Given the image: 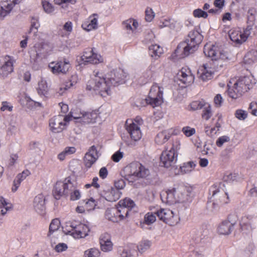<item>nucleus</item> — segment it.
<instances>
[{
    "instance_id": "nucleus-1",
    "label": "nucleus",
    "mask_w": 257,
    "mask_h": 257,
    "mask_svg": "<svg viewBox=\"0 0 257 257\" xmlns=\"http://www.w3.org/2000/svg\"><path fill=\"white\" fill-rule=\"evenodd\" d=\"M94 77L87 82L86 89L93 90L102 97L110 94L111 87L124 82V73L120 69L111 71L105 77L99 71H94Z\"/></svg>"
},
{
    "instance_id": "nucleus-2",
    "label": "nucleus",
    "mask_w": 257,
    "mask_h": 257,
    "mask_svg": "<svg viewBox=\"0 0 257 257\" xmlns=\"http://www.w3.org/2000/svg\"><path fill=\"white\" fill-rule=\"evenodd\" d=\"M77 182L73 176H69L63 180L58 181L55 183L52 194L56 200L60 199L62 197H69L71 201H76L81 197V192L77 188Z\"/></svg>"
},
{
    "instance_id": "nucleus-3",
    "label": "nucleus",
    "mask_w": 257,
    "mask_h": 257,
    "mask_svg": "<svg viewBox=\"0 0 257 257\" xmlns=\"http://www.w3.org/2000/svg\"><path fill=\"white\" fill-rule=\"evenodd\" d=\"M247 26L241 31L239 28H233L228 32V36L230 40L236 45H241L245 42L252 32L254 34L255 31L254 30L257 29L255 25V11L250 9L248 11Z\"/></svg>"
},
{
    "instance_id": "nucleus-4",
    "label": "nucleus",
    "mask_w": 257,
    "mask_h": 257,
    "mask_svg": "<svg viewBox=\"0 0 257 257\" xmlns=\"http://www.w3.org/2000/svg\"><path fill=\"white\" fill-rule=\"evenodd\" d=\"M203 39V36L198 31H190L186 40L178 45L174 54L180 58L188 56L196 50Z\"/></svg>"
},
{
    "instance_id": "nucleus-5",
    "label": "nucleus",
    "mask_w": 257,
    "mask_h": 257,
    "mask_svg": "<svg viewBox=\"0 0 257 257\" xmlns=\"http://www.w3.org/2000/svg\"><path fill=\"white\" fill-rule=\"evenodd\" d=\"M228 85V95L232 99L241 97L250 87V80L249 77H243L238 79H231Z\"/></svg>"
},
{
    "instance_id": "nucleus-6",
    "label": "nucleus",
    "mask_w": 257,
    "mask_h": 257,
    "mask_svg": "<svg viewBox=\"0 0 257 257\" xmlns=\"http://www.w3.org/2000/svg\"><path fill=\"white\" fill-rule=\"evenodd\" d=\"M180 149V142L176 141L173 143L170 148H168L162 152L160 162L164 167L169 168L176 163Z\"/></svg>"
},
{
    "instance_id": "nucleus-7",
    "label": "nucleus",
    "mask_w": 257,
    "mask_h": 257,
    "mask_svg": "<svg viewBox=\"0 0 257 257\" xmlns=\"http://www.w3.org/2000/svg\"><path fill=\"white\" fill-rule=\"evenodd\" d=\"M166 193L167 201L173 203L182 201L188 195V189L183 184H176L170 187Z\"/></svg>"
},
{
    "instance_id": "nucleus-8",
    "label": "nucleus",
    "mask_w": 257,
    "mask_h": 257,
    "mask_svg": "<svg viewBox=\"0 0 257 257\" xmlns=\"http://www.w3.org/2000/svg\"><path fill=\"white\" fill-rule=\"evenodd\" d=\"M125 175L130 178H145L150 175V171L139 162H133L124 167Z\"/></svg>"
},
{
    "instance_id": "nucleus-9",
    "label": "nucleus",
    "mask_w": 257,
    "mask_h": 257,
    "mask_svg": "<svg viewBox=\"0 0 257 257\" xmlns=\"http://www.w3.org/2000/svg\"><path fill=\"white\" fill-rule=\"evenodd\" d=\"M143 123V120L140 116H136L133 119L126 120L125 122V129L132 140L137 142L141 139L142 134L140 129V126Z\"/></svg>"
},
{
    "instance_id": "nucleus-10",
    "label": "nucleus",
    "mask_w": 257,
    "mask_h": 257,
    "mask_svg": "<svg viewBox=\"0 0 257 257\" xmlns=\"http://www.w3.org/2000/svg\"><path fill=\"white\" fill-rule=\"evenodd\" d=\"M66 230L74 238L79 239L87 236L90 229L88 225L84 223L73 221L67 223Z\"/></svg>"
},
{
    "instance_id": "nucleus-11",
    "label": "nucleus",
    "mask_w": 257,
    "mask_h": 257,
    "mask_svg": "<svg viewBox=\"0 0 257 257\" xmlns=\"http://www.w3.org/2000/svg\"><path fill=\"white\" fill-rule=\"evenodd\" d=\"M224 187V184L219 182L213 184L209 189V195L221 204H227L230 201L228 193L223 189Z\"/></svg>"
},
{
    "instance_id": "nucleus-12",
    "label": "nucleus",
    "mask_w": 257,
    "mask_h": 257,
    "mask_svg": "<svg viewBox=\"0 0 257 257\" xmlns=\"http://www.w3.org/2000/svg\"><path fill=\"white\" fill-rule=\"evenodd\" d=\"M70 121L69 115L59 114L49 120L50 131L54 133H59L66 128Z\"/></svg>"
},
{
    "instance_id": "nucleus-13",
    "label": "nucleus",
    "mask_w": 257,
    "mask_h": 257,
    "mask_svg": "<svg viewBox=\"0 0 257 257\" xmlns=\"http://www.w3.org/2000/svg\"><path fill=\"white\" fill-rule=\"evenodd\" d=\"M204 53L212 60H225L228 59L226 52L215 45L206 44L204 47Z\"/></svg>"
},
{
    "instance_id": "nucleus-14",
    "label": "nucleus",
    "mask_w": 257,
    "mask_h": 257,
    "mask_svg": "<svg viewBox=\"0 0 257 257\" xmlns=\"http://www.w3.org/2000/svg\"><path fill=\"white\" fill-rule=\"evenodd\" d=\"M159 218L170 226L177 224L179 221V217L177 214L168 209H160L156 211Z\"/></svg>"
},
{
    "instance_id": "nucleus-15",
    "label": "nucleus",
    "mask_w": 257,
    "mask_h": 257,
    "mask_svg": "<svg viewBox=\"0 0 257 257\" xmlns=\"http://www.w3.org/2000/svg\"><path fill=\"white\" fill-rule=\"evenodd\" d=\"M236 222V216L229 215L226 219L222 221L218 226L217 233L220 235H227L233 230Z\"/></svg>"
},
{
    "instance_id": "nucleus-16",
    "label": "nucleus",
    "mask_w": 257,
    "mask_h": 257,
    "mask_svg": "<svg viewBox=\"0 0 257 257\" xmlns=\"http://www.w3.org/2000/svg\"><path fill=\"white\" fill-rule=\"evenodd\" d=\"M15 60L9 55L5 56L0 60V76L3 78L7 77L14 71V64Z\"/></svg>"
},
{
    "instance_id": "nucleus-17",
    "label": "nucleus",
    "mask_w": 257,
    "mask_h": 257,
    "mask_svg": "<svg viewBox=\"0 0 257 257\" xmlns=\"http://www.w3.org/2000/svg\"><path fill=\"white\" fill-rule=\"evenodd\" d=\"M148 97L151 100L150 105L153 107L161 104L163 102V88L157 84H153L150 89Z\"/></svg>"
},
{
    "instance_id": "nucleus-18",
    "label": "nucleus",
    "mask_w": 257,
    "mask_h": 257,
    "mask_svg": "<svg viewBox=\"0 0 257 257\" xmlns=\"http://www.w3.org/2000/svg\"><path fill=\"white\" fill-rule=\"evenodd\" d=\"M215 67L212 62H207L200 66L198 73L200 78L204 81L211 79L215 72Z\"/></svg>"
},
{
    "instance_id": "nucleus-19",
    "label": "nucleus",
    "mask_w": 257,
    "mask_h": 257,
    "mask_svg": "<svg viewBox=\"0 0 257 257\" xmlns=\"http://www.w3.org/2000/svg\"><path fill=\"white\" fill-rule=\"evenodd\" d=\"M48 66L53 74H65L70 67V64L68 60L64 59L62 60L52 62L49 64Z\"/></svg>"
},
{
    "instance_id": "nucleus-20",
    "label": "nucleus",
    "mask_w": 257,
    "mask_h": 257,
    "mask_svg": "<svg viewBox=\"0 0 257 257\" xmlns=\"http://www.w3.org/2000/svg\"><path fill=\"white\" fill-rule=\"evenodd\" d=\"M95 48H88L83 52L81 59L87 62L93 64L102 63L103 61L102 57L95 52Z\"/></svg>"
},
{
    "instance_id": "nucleus-21",
    "label": "nucleus",
    "mask_w": 257,
    "mask_h": 257,
    "mask_svg": "<svg viewBox=\"0 0 257 257\" xmlns=\"http://www.w3.org/2000/svg\"><path fill=\"white\" fill-rule=\"evenodd\" d=\"M214 118L211 120L212 125L209 124H205L204 125V131L207 136L212 137L214 136L219 132L221 126V115L218 116L217 120L213 123Z\"/></svg>"
},
{
    "instance_id": "nucleus-22",
    "label": "nucleus",
    "mask_w": 257,
    "mask_h": 257,
    "mask_svg": "<svg viewBox=\"0 0 257 257\" xmlns=\"http://www.w3.org/2000/svg\"><path fill=\"white\" fill-rule=\"evenodd\" d=\"M178 78L180 81L186 85H189L194 80V76L188 67H183L178 73Z\"/></svg>"
},
{
    "instance_id": "nucleus-23",
    "label": "nucleus",
    "mask_w": 257,
    "mask_h": 257,
    "mask_svg": "<svg viewBox=\"0 0 257 257\" xmlns=\"http://www.w3.org/2000/svg\"><path fill=\"white\" fill-rule=\"evenodd\" d=\"M253 215L246 214L242 216L239 221V225L242 230H251L253 228L255 221Z\"/></svg>"
},
{
    "instance_id": "nucleus-24",
    "label": "nucleus",
    "mask_w": 257,
    "mask_h": 257,
    "mask_svg": "<svg viewBox=\"0 0 257 257\" xmlns=\"http://www.w3.org/2000/svg\"><path fill=\"white\" fill-rule=\"evenodd\" d=\"M97 26L98 15L95 14L90 16L81 25L82 28L86 31L95 30L97 28Z\"/></svg>"
},
{
    "instance_id": "nucleus-25",
    "label": "nucleus",
    "mask_w": 257,
    "mask_h": 257,
    "mask_svg": "<svg viewBox=\"0 0 257 257\" xmlns=\"http://www.w3.org/2000/svg\"><path fill=\"white\" fill-rule=\"evenodd\" d=\"M99 243L101 249L103 251H109L112 249L113 244L111 241L110 236L108 233H104L100 236Z\"/></svg>"
},
{
    "instance_id": "nucleus-26",
    "label": "nucleus",
    "mask_w": 257,
    "mask_h": 257,
    "mask_svg": "<svg viewBox=\"0 0 257 257\" xmlns=\"http://www.w3.org/2000/svg\"><path fill=\"white\" fill-rule=\"evenodd\" d=\"M22 0H9V2H6L0 6V18L7 16L13 9L14 6L19 4Z\"/></svg>"
},
{
    "instance_id": "nucleus-27",
    "label": "nucleus",
    "mask_w": 257,
    "mask_h": 257,
    "mask_svg": "<svg viewBox=\"0 0 257 257\" xmlns=\"http://www.w3.org/2000/svg\"><path fill=\"white\" fill-rule=\"evenodd\" d=\"M97 154V150L96 147L94 146H92L89 152H87L84 158V161L85 166L87 168H90L92 164L96 161V158L95 156Z\"/></svg>"
},
{
    "instance_id": "nucleus-28",
    "label": "nucleus",
    "mask_w": 257,
    "mask_h": 257,
    "mask_svg": "<svg viewBox=\"0 0 257 257\" xmlns=\"http://www.w3.org/2000/svg\"><path fill=\"white\" fill-rule=\"evenodd\" d=\"M98 109L93 110L91 111L84 112L83 123H90L96 122L99 118Z\"/></svg>"
},
{
    "instance_id": "nucleus-29",
    "label": "nucleus",
    "mask_w": 257,
    "mask_h": 257,
    "mask_svg": "<svg viewBox=\"0 0 257 257\" xmlns=\"http://www.w3.org/2000/svg\"><path fill=\"white\" fill-rule=\"evenodd\" d=\"M30 174L31 173L30 171L27 169L24 170L22 173L19 174L14 181L13 186L12 188V191L16 192L18 190L22 181Z\"/></svg>"
},
{
    "instance_id": "nucleus-30",
    "label": "nucleus",
    "mask_w": 257,
    "mask_h": 257,
    "mask_svg": "<svg viewBox=\"0 0 257 257\" xmlns=\"http://www.w3.org/2000/svg\"><path fill=\"white\" fill-rule=\"evenodd\" d=\"M120 216V215H118L117 207L107 208L105 213V218L114 222L121 221Z\"/></svg>"
},
{
    "instance_id": "nucleus-31",
    "label": "nucleus",
    "mask_w": 257,
    "mask_h": 257,
    "mask_svg": "<svg viewBox=\"0 0 257 257\" xmlns=\"http://www.w3.org/2000/svg\"><path fill=\"white\" fill-rule=\"evenodd\" d=\"M38 93L41 96L45 98L50 97L49 88L47 82L45 80L42 79L38 83V86L37 88Z\"/></svg>"
},
{
    "instance_id": "nucleus-32",
    "label": "nucleus",
    "mask_w": 257,
    "mask_h": 257,
    "mask_svg": "<svg viewBox=\"0 0 257 257\" xmlns=\"http://www.w3.org/2000/svg\"><path fill=\"white\" fill-rule=\"evenodd\" d=\"M104 197L108 201L114 202L119 198V192L118 190L111 188L106 191Z\"/></svg>"
},
{
    "instance_id": "nucleus-33",
    "label": "nucleus",
    "mask_w": 257,
    "mask_h": 257,
    "mask_svg": "<svg viewBox=\"0 0 257 257\" xmlns=\"http://www.w3.org/2000/svg\"><path fill=\"white\" fill-rule=\"evenodd\" d=\"M149 54L152 57L158 59L163 53V49L158 45H152L149 47Z\"/></svg>"
},
{
    "instance_id": "nucleus-34",
    "label": "nucleus",
    "mask_w": 257,
    "mask_h": 257,
    "mask_svg": "<svg viewBox=\"0 0 257 257\" xmlns=\"http://www.w3.org/2000/svg\"><path fill=\"white\" fill-rule=\"evenodd\" d=\"M45 199L42 194H38L34 198V206L36 210H43L45 208Z\"/></svg>"
},
{
    "instance_id": "nucleus-35",
    "label": "nucleus",
    "mask_w": 257,
    "mask_h": 257,
    "mask_svg": "<svg viewBox=\"0 0 257 257\" xmlns=\"http://www.w3.org/2000/svg\"><path fill=\"white\" fill-rule=\"evenodd\" d=\"M215 9H210L208 11V13L212 15L219 14L221 10L224 7L225 1L224 0H215L213 3Z\"/></svg>"
},
{
    "instance_id": "nucleus-36",
    "label": "nucleus",
    "mask_w": 257,
    "mask_h": 257,
    "mask_svg": "<svg viewBox=\"0 0 257 257\" xmlns=\"http://www.w3.org/2000/svg\"><path fill=\"white\" fill-rule=\"evenodd\" d=\"M170 138V134L166 131L160 132L155 138V142L158 145H163Z\"/></svg>"
},
{
    "instance_id": "nucleus-37",
    "label": "nucleus",
    "mask_w": 257,
    "mask_h": 257,
    "mask_svg": "<svg viewBox=\"0 0 257 257\" xmlns=\"http://www.w3.org/2000/svg\"><path fill=\"white\" fill-rule=\"evenodd\" d=\"M122 25L127 31L133 32L137 29L139 26L138 22L133 19H130L123 22Z\"/></svg>"
},
{
    "instance_id": "nucleus-38",
    "label": "nucleus",
    "mask_w": 257,
    "mask_h": 257,
    "mask_svg": "<svg viewBox=\"0 0 257 257\" xmlns=\"http://www.w3.org/2000/svg\"><path fill=\"white\" fill-rule=\"evenodd\" d=\"M76 149L74 147H67L58 155V159L60 161H63L65 158L76 152Z\"/></svg>"
},
{
    "instance_id": "nucleus-39",
    "label": "nucleus",
    "mask_w": 257,
    "mask_h": 257,
    "mask_svg": "<svg viewBox=\"0 0 257 257\" xmlns=\"http://www.w3.org/2000/svg\"><path fill=\"white\" fill-rule=\"evenodd\" d=\"M73 85L71 80H68L64 83L61 84L59 88L56 90V94L58 95H62L65 92Z\"/></svg>"
},
{
    "instance_id": "nucleus-40",
    "label": "nucleus",
    "mask_w": 257,
    "mask_h": 257,
    "mask_svg": "<svg viewBox=\"0 0 257 257\" xmlns=\"http://www.w3.org/2000/svg\"><path fill=\"white\" fill-rule=\"evenodd\" d=\"M82 203L86 211L93 210L97 204V202L93 198L91 197L88 199H85L82 201Z\"/></svg>"
},
{
    "instance_id": "nucleus-41",
    "label": "nucleus",
    "mask_w": 257,
    "mask_h": 257,
    "mask_svg": "<svg viewBox=\"0 0 257 257\" xmlns=\"http://www.w3.org/2000/svg\"><path fill=\"white\" fill-rule=\"evenodd\" d=\"M118 206H121L122 207L127 208L131 211L132 209L135 206L134 201L130 198H125L120 200L118 203Z\"/></svg>"
},
{
    "instance_id": "nucleus-42",
    "label": "nucleus",
    "mask_w": 257,
    "mask_h": 257,
    "mask_svg": "<svg viewBox=\"0 0 257 257\" xmlns=\"http://www.w3.org/2000/svg\"><path fill=\"white\" fill-rule=\"evenodd\" d=\"M206 104V103L203 100L193 101L189 105L190 110L195 111L200 109L204 107Z\"/></svg>"
},
{
    "instance_id": "nucleus-43",
    "label": "nucleus",
    "mask_w": 257,
    "mask_h": 257,
    "mask_svg": "<svg viewBox=\"0 0 257 257\" xmlns=\"http://www.w3.org/2000/svg\"><path fill=\"white\" fill-rule=\"evenodd\" d=\"M193 162H188L184 163L182 166H180L178 174H184L190 172L194 166Z\"/></svg>"
},
{
    "instance_id": "nucleus-44",
    "label": "nucleus",
    "mask_w": 257,
    "mask_h": 257,
    "mask_svg": "<svg viewBox=\"0 0 257 257\" xmlns=\"http://www.w3.org/2000/svg\"><path fill=\"white\" fill-rule=\"evenodd\" d=\"M157 216L156 212H148L144 216V222L147 225H150L155 222Z\"/></svg>"
},
{
    "instance_id": "nucleus-45",
    "label": "nucleus",
    "mask_w": 257,
    "mask_h": 257,
    "mask_svg": "<svg viewBox=\"0 0 257 257\" xmlns=\"http://www.w3.org/2000/svg\"><path fill=\"white\" fill-rule=\"evenodd\" d=\"M100 254V251L98 248H91L84 251L83 257H98Z\"/></svg>"
},
{
    "instance_id": "nucleus-46",
    "label": "nucleus",
    "mask_w": 257,
    "mask_h": 257,
    "mask_svg": "<svg viewBox=\"0 0 257 257\" xmlns=\"http://www.w3.org/2000/svg\"><path fill=\"white\" fill-rule=\"evenodd\" d=\"M212 115V112L210 105L205 106L201 113L202 119L208 120L211 118Z\"/></svg>"
},
{
    "instance_id": "nucleus-47",
    "label": "nucleus",
    "mask_w": 257,
    "mask_h": 257,
    "mask_svg": "<svg viewBox=\"0 0 257 257\" xmlns=\"http://www.w3.org/2000/svg\"><path fill=\"white\" fill-rule=\"evenodd\" d=\"M60 225V222L58 219H53L49 226V231L48 235H50L51 233L57 230L59 228Z\"/></svg>"
},
{
    "instance_id": "nucleus-48",
    "label": "nucleus",
    "mask_w": 257,
    "mask_h": 257,
    "mask_svg": "<svg viewBox=\"0 0 257 257\" xmlns=\"http://www.w3.org/2000/svg\"><path fill=\"white\" fill-rule=\"evenodd\" d=\"M151 245V242L148 240H144L141 241L138 246V249L141 252H144L148 250Z\"/></svg>"
},
{
    "instance_id": "nucleus-49",
    "label": "nucleus",
    "mask_w": 257,
    "mask_h": 257,
    "mask_svg": "<svg viewBox=\"0 0 257 257\" xmlns=\"http://www.w3.org/2000/svg\"><path fill=\"white\" fill-rule=\"evenodd\" d=\"M40 27V24L37 18L32 17L31 20V27L30 29L29 33L33 32L35 35L38 32V28Z\"/></svg>"
},
{
    "instance_id": "nucleus-50",
    "label": "nucleus",
    "mask_w": 257,
    "mask_h": 257,
    "mask_svg": "<svg viewBox=\"0 0 257 257\" xmlns=\"http://www.w3.org/2000/svg\"><path fill=\"white\" fill-rule=\"evenodd\" d=\"M116 207L117 208L118 215H121L119 217L120 220H122L127 217L129 212L130 211L129 209L122 207L121 206H118V205Z\"/></svg>"
},
{
    "instance_id": "nucleus-51",
    "label": "nucleus",
    "mask_w": 257,
    "mask_h": 257,
    "mask_svg": "<svg viewBox=\"0 0 257 257\" xmlns=\"http://www.w3.org/2000/svg\"><path fill=\"white\" fill-rule=\"evenodd\" d=\"M238 175L236 173H226L222 178L224 182L231 183L236 180Z\"/></svg>"
},
{
    "instance_id": "nucleus-52",
    "label": "nucleus",
    "mask_w": 257,
    "mask_h": 257,
    "mask_svg": "<svg viewBox=\"0 0 257 257\" xmlns=\"http://www.w3.org/2000/svg\"><path fill=\"white\" fill-rule=\"evenodd\" d=\"M42 4L43 9L46 13L50 14L54 11V8L53 6L48 1L46 0H42Z\"/></svg>"
},
{
    "instance_id": "nucleus-53",
    "label": "nucleus",
    "mask_w": 257,
    "mask_h": 257,
    "mask_svg": "<svg viewBox=\"0 0 257 257\" xmlns=\"http://www.w3.org/2000/svg\"><path fill=\"white\" fill-rule=\"evenodd\" d=\"M83 115L84 112H81L79 109H74L73 111L71 112L70 120L71 117H73L76 119H80V121L83 122Z\"/></svg>"
},
{
    "instance_id": "nucleus-54",
    "label": "nucleus",
    "mask_w": 257,
    "mask_h": 257,
    "mask_svg": "<svg viewBox=\"0 0 257 257\" xmlns=\"http://www.w3.org/2000/svg\"><path fill=\"white\" fill-rule=\"evenodd\" d=\"M182 132L186 137H190L195 134L196 130L189 126H185L182 128Z\"/></svg>"
},
{
    "instance_id": "nucleus-55",
    "label": "nucleus",
    "mask_w": 257,
    "mask_h": 257,
    "mask_svg": "<svg viewBox=\"0 0 257 257\" xmlns=\"http://www.w3.org/2000/svg\"><path fill=\"white\" fill-rule=\"evenodd\" d=\"M155 13L150 8H147L145 11V20L146 21L150 22L155 17Z\"/></svg>"
},
{
    "instance_id": "nucleus-56",
    "label": "nucleus",
    "mask_w": 257,
    "mask_h": 257,
    "mask_svg": "<svg viewBox=\"0 0 257 257\" xmlns=\"http://www.w3.org/2000/svg\"><path fill=\"white\" fill-rule=\"evenodd\" d=\"M8 210L7 203L3 197L0 198V215L5 214Z\"/></svg>"
},
{
    "instance_id": "nucleus-57",
    "label": "nucleus",
    "mask_w": 257,
    "mask_h": 257,
    "mask_svg": "<svg viewBox=\"0 0 257 257\" xmlns=\"http://www.w3.org/2000/svg\"><path fill=\"white\" fill-rule=\"evenodd\" d=\"M151 102V100L148 97L146 99H141L138 98L136 101L135 104L137 107H143L145 106L148 104H150V102Z\"/></svg>"
},
{
    "instance_id": "nucleus-58",
    "label": "nucleus",
    "mask_w": 257,
    "mask_h": 257,
    "mask_svg": "<svg viewBox=\"0 0 257 257\" xmlns=\"http://www.w3.org/2000/svg\"><path fill=\"white\" fill-rule=\"evenodd\" d=\"M247 112L242 109H237L235 112V117L240 120H244L247 117Z\"/></svg>"
},
{
    "instance_id": "nucleus-59",
    "label": "nucleus",
    "mask_w": 257,
    "mask_h": 257,
    "mask_svg": "<svg viewBox=\"0 0 257 257\" xmlns=\"http://www.w3.org/2000/svg\"><path fill=\"white\" fill-rule=\"evenodd\" d=\"M193 15L196 18H207L208 17L207 13L200 9L195 10L193 11Z\"/></svg>"
},
{
    "instance_id": "nucleus-60",
    "label": "nucleus",
    "mask_w": 257,
    "mask_h": 257,
    "mask_svg": "<svg viewBox=\"0 0 257 257\" xmlns=\"http://www.w3.org/2000/svg\"><path fill=\"white\" fill-rule=\"evenodd\" d=\"M171 19L169 18H162L158 23L159 28H163L165 27H171Z\"/></svg>"
},
{
    "instance_id": "nucleus-61",
    "label": "nucleus",
    "mask_w": 257,
    "mask_h": 257,
    "mask_svg": "<svg viewBox=\"0 0 257 257\" xmlns=\"http://www.w3.org/2000/svg\"><path fill=\"white\" fill-rule=\"evenodd\" d=\"M123 157V153L118 151L111 156L112 160L114 162H118Z\"/></svg>"
},
{
    "instance_id": "nucleus-62",
    "label": "nucleus",
    "mask_w": 257,
    "mask_h": 257,
    "mask_svg": "<svg viewBox=\"0 0 257 257\" xmlns=\"http://www.w3.org/2000/svg\"><path fill=\"white\" fill-rule=\"evenodd\" d=\"M13 106L9 102L7 101H3L2 103L1 110L3 111H12Z\"/></svg>"
},
{
    "instance_id": "nucleus-63",
    "label": "nucleus",
    "mask_w": 257,
    "mask_h": 257,
    "mask_svg": "<svg viewBox=\"0 0 257 257\" xmlns=\"http://www.w3.org/2000/svg\"><path fill=\"white\" fill-rule=\"evenodd\" d=\"M223 99L221 94H217L214 98V102L216 107H219L222 105Z\"/></svg>"
},
{
    "instance_id": "nucleus-64",
    "label": "nucleus",
    "mask_w": 257,
    "mask_h": 257,
    "mask_svg": "<svg viewBox=\"0 0 257 257\" xmlns=\"http://www.w3.org/2000/svg\"><path fill=\"white\" fill-rule=\"evenodd\" d=\"M249 109L252 115L257 116V102H251L249 104Z\"/></svg>"
}]
</instances>
